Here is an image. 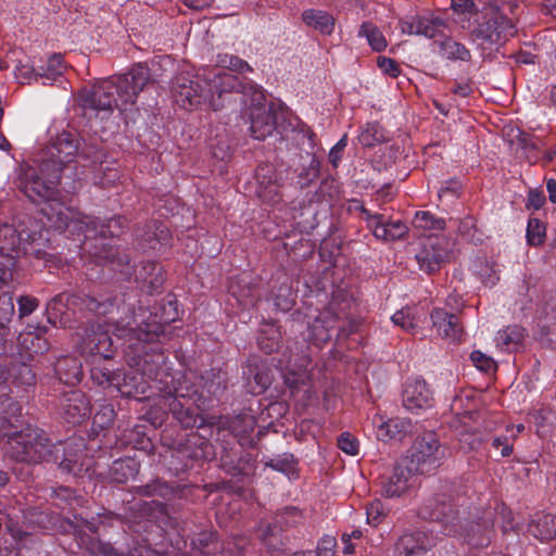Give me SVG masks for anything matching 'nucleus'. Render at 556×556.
Masks as SVG:
<instances>
[{
	"mask_svg": "<svg viewBox=\"0 0 556 556\" xmlns=\"http://www.w3.org/2000/svg\"><path fill=\"white\" fill-rule=\"evenodd\" d=\"M37 233L26 229H16L9 224H0V254L8 258L5 267L13 266L15 260L21 255L40 254V249L36 247Z\"/></svg>",
	"mask_w": 556,
	"mask_h": 556,
	"instance_id": "11",
	"label": "nucleus"
},
{
	"mask_svg": "<svg viewBox=\"0 0 556 556\" xmlns=\"http://www.w3.org/2000/svg\"><path fill=\"white\" fill-rule=\"evenodd\" d=\"M202 388L207 395L219 399L226 390V375L216 369H210L201 375Z\"/></svg>",
	"mask_w": 556,
	"mask_h": 556,
	"instance_id": "36",
	"label": "nucleus"
},
{
	"mask_svg": "<svg viewBox=\"0 0 556 556\" xmlns=\"http://www.w3.org/2000/svg\"><path fill=\"white\" fill-rule=\"evenodd\" d=\"M61 445L52 443L47 433L37 427L27 426L8 435L5 456L26 465H37L43 462L58 463Z\"/></svg>",
	"mask_w": 556,
	"mask_h": 556,
	"instance_id": "5",
	"label": "nucleus"
},
{
	"mask_svg": "<svg viewBox=\"0 0 556 556\" xmlns=\"http://www.w3.org/2000/svg\"><path fill=\"white\" fill-rule=\"evenodd\" d=\"M435 545L432 530L410 531L403 533L395 543L396 556H420Z\"/></svg>",
	"mask_w": 556,
	"mask_h": 556,
	"instance_id": "20",
	"label": "nucleus"
},
{
	"mask_svg": "<svg viewBox=\"0 0 556 556\" xmlns=\"http://www.w3.org/2000/svg\"><path fill=\"white\" fill-rule=\"evenodd\" d=\"M418 515L424 519L441 523L445 535H453L458 531V510L452 497L451 486L447 484L442 486L440 493L424 502Z\"/></svg>",
	"mask_w": 556,
	"mask_h": 556,
	"instance_id": "9",
	"label": "nucleus"
},
{
	"mask_svg": "<svg viewBox=\"0 0 556 556\" xmlns=\"http://www.w3.org/2000/svg\"><path fill=\"white\" fill-rule=\"evenodd\" d=\"M295 465L296 460L291 453L277 455L266 463V466L282 473L292 472L295 469Z\"/></svg>",
	"mask_w": 556,
	"mask_h": 556,
	"instance_id": "54",
	"label": "nucleus"
},
{
	"mask_svg": "<svg viewBox=\"0 0 556 556\" xmlns=\"http://www.w3.org/2000/svg\"><path fill=\"white\" fill-rule=\"evenodd\" d=\"M56 445H61L59 468L63 473L76 478H91L97 472L94 462L83 451L85 446L83 439L58 442Z\"/></svg>",
	"mask_w": 556,
	"mask_h": 556,
	"instance_id": "15",
	"label": "nucleus"
},
{
	"mask_svg": "<svg viewBox=\"0 0 556 556\" xmlns=\"http://www.w3.org/2000/svg\"><path fill=\"white\" fill-rule=\"evenodd\" d=\"M471 271L486 287H493L500 277L494 264L483 256H478L472 261Z\"/></svg>",
	"mask_w": 556,
	"mask_h": 556,
	"instance_id": "38",
	"label": "nucleus"
},
{
	"mask_svg": "<svg viewBox=\"0 0 556 556\" xmlns=\"http://www.w3.org/2000/svg\"><path fill=\"white\" fill-rule=\"evenodd\" d=\"M256 179L258 187L256 193L258 198L268 204H276L281 200L279 186L271 167H261L257 169Z\"/></svg>",
	"mask_w": 556,
	"mask_h": 556,
	"instance_id": "26",
	"label": "nucleus"
},
{
	"mask_svg": "<svg viewBox=\"0 0 556 556\" xmlns=\"http://www.w3.org/2000/svg\"><path fill=\"white\" fill-rule=\"evenodd\" d=\"M294 300L292 291L289 287L285 286L279 289V294L275 296V305L282 312H288L292 308Z\"/></svg>",
	"mask_w": 556,
	"mask_h": 556,
	"instance_id": "63",
	"label": "nucleus"
},
{
	"mask_svg": "<svg viewBox=\"0 0 556 556\" xmlns=\"http://www.w3.org/2000/svg\"><path fill=\"white\" fill-rule=\"evenodd\" d=\"M391 320L395 326L401 327L403 330L407 332H413L417 324L415 321L414 316L409 313V311L400 309L396 311L392 316Z\"/></svg>",
	"mask_w": 556,
	"mask_h": 556,
	"instance_id": "58",
	"label": "nucleus"
},
{
	"mask_svg": "<svg viewBox=\"0 0 556 556\" xmlns=\"http://www.w3.org/2000/svg\"><path fill=\"white\" fill-rule=\"evenodd\" d=\"M115 417V412L111 406H103L100 410H98L92 419V430L100 431L109 428Z\"/></svg>",
	"mask_w": 556,
	"mask_h": 556,
	"instance_id": "55",
	"label": "nucleus"
},
{
	"mask_svg": "<svg viewBox=\"0 0 556 556\" xmlns=\"http://www.w3.org/2000/svg\"><path fill=\"white\" fill-rule=\"evenodd\" d=\"M137 240L143 249L160 250L170 241L168 227L157 220L147 224L136 232Z\"/></svg>",
	"mask_w": 556,
	"mask_h": 556,
	"instance_id": "24",
	"label": "nucleus"
},
{
	"mask_svg": "<svg viewBox=\"0 0 556 556\" xmlns=\"http://www.w3.org/2000/svg\"><path fill=\"white\" fill-rule=\"evenodd\" d=\"M357 36L359 38H365L368 46L376 52L383 51L388 46V41L380 28L369 21L361 24L357 30Z\"/></svg>",
	"mask_w": 556,
	"mask_h": 556,
	"instance_id": "37",
	"label": "nucleus"
},
{
	"mask_svg": "<svg viewBox=\"0 0 556 556\" xmlns=\"http://www.w3.org/2000/svg\"><path fill=\"white\" fill-rule=\"evenodd\" d=\"M17 305L18 316L20 318H24L26 316H29L38 308L39 301L30 295H22L17 299Z\"/></svg>",
	"mask_w": 556,
	"mask_h": 556,
	"instance_id": "62",
	"label": "nucleus"
},
{
	"mask_svg": "<svg viewBox=\"0 0 556 556\" xmlns=\"http://www.w3.org/2000/svg\"><path fill=\"white\" fill-rule=\"evenodd\" d=\"M118 178L117 169L104 166L101 163L94 177V181L105 188L113 185Z\"/></svg>",
	"mask_w": 556,
	"mask_h": 556,
	"instance_id": "59",
	"label": "nucleus"
},
{
	"mask_svg": "<svg viewBox=\"0 0 556 556\" xmlns=\"http://www.w3.org/2000/svg\"><path fill=\"white\" fill-rule=\"evenodd\" d=\"M358 324L348 319L337 303H330L320 312L312 323H308V339L320 348L331 340L332 332L337 331V339H345L357 330Z\"/></svg>",
	"mask_w": 556,
	"mask_h": 556,
	"instance_id": "8",
	"label": "nucleus"
},
{
	"mask_svg": "<svg viewBox=\"0 0 556 556\" xmlns=\"http://www.w3.org/2000/svg\"><path fill=\"white\" fill-rule=\"evenodd\" d=\"M254 418L251 415L222 416L216 421L218 430H228L233 437L243 438L254 430Z\"/></svg>",
	"mask_w": 556,
	"mask_h": 556,
	"instance_id": "28",
	"label": "nucleus"
},
{
	"mask_svg": "<svg viewBox=\"0 0 556 556\" xmlns=\"http://www.w3.org/2000/svg\"><path fill=\"white\" fill-rule=\"evenodd\" d=\"M169 408L175 418L185 428L200 427L203 424V419L197 410L192 407H186L180 401L172 400Z\"/></svg>",
	"mask_w": 556,
	"mask_h": 556,
	"instance_id": "39",
	"label": "nucleus"
},
{
	"mask_svg": "<svg viewBox=\"0 0 556 556\" xmlns=\"http://www.w3.org/2000/svg\"><path fill=\"white\" fill-rule=\"evenodd\" d=\"M47 312L63 313L62 308L76 312H89L97 316L112 314L118 307L115 306V299L112 296H90L84 293L67 294L60 293L47 303Z\"/></svg>",
	"mask_w": 556,
	"mask_h": 556,
	"instance_id": "10",
	"label": "nucleus"
},
{
	"mask_svg": "<svg viewBox=\"0 0 556 556\" xmlns=\"http://www.w3.org/2000/svg\"><path fill=\"white\" fill-rule=\"evenodd\" d=\"M167 394L173 397V400L179 401V399H185L191 401L198 407L201 403H203V393H199L197 389L188 381L184 380L179 382L177 387H174L173 390L168 389Z\"/></svg>",
	"mask_w": 556,
	"mask_h": 556,
	"instance_id": "45",
	"label": "nucleus"
},
{
	"mask_svg": "<svg viewBox=\"0 0 556 556\" xmlns=\"http://www.w3.org/2000/svg\"><path fill=\"white\" fill-rule=\"evenodd\" d=\"M78 152V140L75 135L63 131L56 136L47 148L42 161H49L50 166L61 167V173L68 168Z\"/></svg>",
	"mask_w": 556,
	"mask_h": 556,
	"instance_id": "17",
	"label": "nucleus"
},
{
	"mask_svg": "<svg viewBox=\"0 0 556 556\" xmlns=\"http://www.w3.org/2000/svg\"><path fill=\"white\" fill-rule=\"evenodd\" d=\"M8 376L20 386L35 384L36 375L34 374L30 365L24 362H13L8 369Z\"/></svg>",
	"mask_w": 556,
	"mask_h": 556,
	"instance_id": "44",
	"label": "nucleus"
},
{
	"mask_svg": "<svg viewBox=\"0 0 556 556\" xmlns=\"http://www.w3.org/2000/svg\"><path fill=\"white\" fill-rule=\"evenodd\" d=\"M409 468L425 475L440 467L445 454L435 433L418 437L408 452Z\"/></svg>",
	"mask_w": 556,
	"mask_h": 556,
	"instance_id": "12",
	"label": "nucleus"
},
{
	"mask_svg": "<svg viewBox=\"0 0 556 556\" xmlns=\"http://www.w3.org/2000/svg\"><path fill=\"white\" fill-rule=\"evenodd\" d=\"M215 539L213 532L202 531L191 540L192 548L202 554H210L212 552L211 545L216 544Z\"/></svg>",
	"mask_w": 556,
	"mask_h": 556,
	"instance_id": "57",
	"label": "nucleus"
},
{
	"mask_svg": "<svg viewBox=\"0 0 556 556\" xmlns=\"http://www.w3.org/2000/svg\"><path fill=\"white\" fill-rule=\"evenodd\" d=\"M445 26V22L433 14L410 15L400 22L404 34L433 38L434 49L441 56L453 61H469V50L463 43L446 37L443 34Z\"/></svg>",
	"mask_w": 556,
	"mask_h": 556,
	"instance_id": "7",
	"label": "nucleus"
},
{
	"mask_svg": "<svg viewBox=\"0 0 556 556\" xmlns=\"http://www.w3.org/2000/svg\"><path fill=\"white\" fill-rule=\"evenodd\" d=\"M52 215L49 219L59 230L70 229L90 232V225L94 222L89 216L80 217V214L74 210L58 204V208L52 207ZM125 218L116 216L102 225L98 236L91 238L86 233L83 250L89 253V258L97 265L109 266L112 270L118 273L123 279L135 278V281L148 293L157 291L163 282L164 276L162 267L154 262L142 263L136 267L131 263L130 255L126 250H122L113 237L118 236V230L124 227Z\"/></svg>",
	"mask_w": 556,
	"mask_h": 556,
	"instance_id": "2",
	"label": "nucleus"
},
{
	"mask_svg": "<svg viewBox=\"0 0 556 556\" xmlns=\"http://www.w3.org/2000/svg\"><path fill=\"white\" fill-rule=\"evenodd\" d=\"M15 174L14 186L33 203L58 200L61 167L52 168L49 161L41 160L37 167L28 164L18 165Z\"/></svg>",
	"mask_w": 556,
	"mask_h": 556,
	"instance_id": "6",
	"label": "nucleus"
},
{
	"mask_svg": "<svg viewBox=\"0 0 556 556\" xmlns=\"http://www.w3.org/2000/svg\"><path fill=\"white\" fill-rule=\"evenodd\" d=\"M528 531L541 541H549L556 536V517L552 514L538 513L529 522Z\"/></svg>",
	"mask_w": 556,
	"mask_h": 556,
	"instance_id": "30",
	"label": "nucleus"
},
{
	"mask_svg": "<svg viewBox=\"0 0 556 556\" xmlns=\"http://www.w3.org/2000/svg\"><path fill=\"white\" fill-rule=\"evenodd\" d=\"M412 431V424L406 418H391L380 420L377 429V438L380 440L397 439L401 440L406 433Z\"/></svg>",
	"mask_w": 556,
	"mask_h": 556,
	"instance_id": "31",
	"label": "nucleus"
},
{
	"mask_svg": "<svg viewBox=\"0 0 556 556\" xmlns=\"http://www.w3.org/2000/svg\"><path fill=\"white\" fill-rule=\"evenodd\" d=\"M250 374L254 376L255 386L252 387L251 391L255 394L263 393L270 386L274 378L271 371L264 364L257 365L255 371L250 369Z\"/></svg>",
	"mask_w": 556,
	"mask_h": 556,
	"instance_id": "51",
	"label": "nucleus"
},
{
	"mask_svg": "<svg viewBox=\"0 0 556 556\" xmlns=\"http://www.w3.org/2000/svg\"><path fill=\"white\" fill-rule=\"evenodd\" d=\"M515 33L513 22L503 14L491 13L482 15L472 29V40L479 46H500Z\"/></svg>",
	"mask_w": 556,
	"mask_h": 556,
	"instance_id": "14",
	"label": "nucleus"
},
{
	"mask_svg": "<svg viewBox=\"0 0 556 556\" xmlns=\"http://www.w3.org/2000/svg\"><path fill=\"white\" fill-rule=\"evenodd\" d=\"M205 81L210 93V106L214 111L223 108L222 98L225 93L240 92L241 101L248 106L251 136L256 140H265L274 134L278 113L283 109L282 103L267 101L264 90L245 78L242 72H208Z\"/></svg>",
	"mask_w": 556,
	"mask_h": 556,
	"instance_id": "3",
	"label": "nucleus"
},
{
	"mask_svg": "<svg viewBox=\"0 0 556 556\" xmlns=\"http://www.w3.org/2000/svg\"><path fill=\"white\" fill-rule=\"evenodd\" d=\"M54 371L61 382L75 386L83 377L81 362L75 356L61 357L54 365Z\"/></svg>",
	"mask_w": 556,
	"mask_h": 556,
	"instance_id": "27",
	"label": "nucleus"
},
{
	"mask_svg": "<svg viewBox=\"0 0 556 556\" xmlns=\"http://www.w3.org/2000/svg\"><path fill=\"white\" fill-rule=\"evenodd\" d=\"M115 309L112 314L106 315L108 319L104 324L99 321L90 323L86 328L80 342L81 353L88 356L100 357L102 359H111L115 353V345L109 332L108 326L114 327V333L118 338H126L129 342L128 348L134 350L136 355L132 362L139 367L143 376L149 379L160 382L163 381V376L167 375V357L162 351L157 342L165 338L164 326L175 318H167L163 321L159 320L156 315L149 316L144 323L131 327L130 319L124 323V319H115L112 315L119 313ZM123 313H130L129 306L122 307Z\"/></svg>",
	"mask_w": 556,
	"mask_h": 556,
	"instance_id": "1",
	"label": "nucleus"
},
{
	"mask_svg": "<svg viewBox=\"0 0 556 556\" xmlns=\"http://www.w3.org/2000/svg\"><path fill=\"white\" fill-rule=\"evenodd\" d=\"M545 237V228L539 219H529L527 226V241L530 245H540Z\"/></svg>",
	"mask_w": 556,
	"mask_h": 556,
	"instance_id": "56",
	"label": "nucleus"
},
{
	"mask_svg": "<svg viewBox=\"0 0 556 556\" xmlns=\"http://www.w3.org/2000/svg\"><path fill=\"white\" fill-rule=\"evenodd\" d=\"M148 72L116 73L106 79L99 80L89 90L80 94V104L86 112L109 117L115 108L132 103L148 81Z\"/></svg>",
	"mask_w": 556,
	"mask_h": 556,
	"instance_id": "4",
	"label": "nucleus"
},
{
	"mask_svg": "<svg viewBox=\"0 0 556 556\" xmlns=\"http://www.w3.org/2000/svg\"><path fill=\"white\" fill-rule=\"evenodd\" d=\"M432 327L441 338L456 341L460 338L462 327L456 314L450 313L443 308H434L431 312Z\"/></svg>",
	"mask_w": 556,
	"mask_h": 556,
	"instance_id": "25",
	"label": "nucleus"
},
{
	"mask_svg": "<svg viewBox=\"0 0 556 556\" xmlns=\"http://www.w3.org/2000/svg\"><path fill=\"white\" fill-rule=\"evenodd\" d=\"M384 140L383 129L378 123L366 124L358 135V141L363 147H374Z\"/></svg>",
	"mask_w": 556,
	"mask_h": 556,
	"instance_id": "46",
	"label": "nucleus"
},
{
	"mask_svg": "<svg viewBox=\"0 0 556 556\" xmlns=\"http://www.w3.org/2000/svg\"><path fill=\"white\" fill-rule=\"evenodd\" d=\"M60 414L68 424H79L90 414L89 402L79 390H71L60 400Z\"/></svg>",
	"mask_w": 556,
	"mask_h": 556,
	"instance_id": "21",
	"label": "nucleus"
},
{
	"mask_svg": "<svg viewBox=\"0 0 556 556\" xmlns=\"http://www.w3.org/2000/svg\"><path fill=\"white\" fill-rule=\"evenodd\" d=\"M90 377L94 383L102 388L119 386V375L108 368L92 367Z\"/></svg>",
	"mask_w": 556,
	"mask_h": 556,
	"instance_id": "50",
	"label": "nucleus"
},
{
	"mask_svg": "<svg viewBox=\"0 0 556 556\" xmlns=\"http://www.w3.org/2000/svg\"><path fill=\"white\" fill-rule=\"evenodd\" d=\"M320 174V163L318 159L306 152L301 155V167L299 170V178L302 186H308L315 181Z\"/></svg>",
	"mask_w": 556,
	"mask_h": 556,
	"instance_id": "40",
	"label": "nucleus"
},
{
	"mask_svg": "<svg viewBox=\"0 0 556 556\" xmlns=\"http://www.w3.org/2000/svg\"><path fill=\"white\" fill-rule=\"evenodd\" d=\"M229 292L242 307L253 306L256 302V290L250 285L245 276L231 281Z\"/></svg>",
	"mask_w": 556,
	"mask_h": 556,
	"instance_id": "34",
	"label": "nucleus"
},
{
	"mask_svg": "<svg viewBox=\"0 0 556 556\" xmlns=\"http://www.w3.org/2000/svg\"><path fill=\"white\" fill-rule=\"evenodd\" d=\"M413 483L414 476L409 466L397 465L392 473L382 480L381 494L388 498L400 497Z\"/></svg>",
	"mask_w": 556,
	"mask_h": 556,
	"instance_id": "22",
	"label": "nucleus"
},
{
	"mask_svg": "<svg viewBox=\"0 0 556 556\" xmlns=\"http://www.w3.org/2000/svg\"><path fill=\"white\" fill-rule=\"evenodd\" d=\"M308 345L302 343L301 346L296 348L293 352L291 348H288L289 355L283 354V359L278 361V367L281 374L289 371L292 374V378L286 377V383L290 388H296L300 382L303 381L304 370L309 364Z\"/></svg>",
	"mask_w": 556,
	"mask_h": 556,
	"instance_id": "18",
	"label": "nucleus"
},
{
	"mask_svg": "<svg viewBox=\"0 0 556 556\" xmlns=\"http://www.w3.org/2000/svg\"><path fill=\"white\" fill-rule=\"evenodd\" d=\"M63 72H13L14 79L20 85H29L42 80L43 85L58 81Z\"/></svg>",
	"mask_w": 556,
	"mask_h": 556,
	"instance_id": "43",
	"label": "nucleus"
},
{
	"mask_svg": "<svg viewBox=\"0 0 556 556\" xmlns=\"http://www.w3.org/2000/svg\"><path fill=\"white\" fill-rule=\"evenodd\" d=\"M414 224L418 228L429 229V230H441L445 228V220L443 218H438L430 212H416L414 217Z\"/></svg>",
	"mask_w": 556,
	"mask_h": 556,
	"instance_id": "52",
	"label": "nucleus"
},
{
	"mask_svg": "<svg viewBox=\"0 0 556 556\" xmlns=\"http://www.w3.org/2000/svg\"><path fill=\"white\" fill-rule=\"evenodd\" d=\"M470 359L473 365L481 371L489 372L495 368L494 361L480 351L471 352Z\"/></svg>",
	"mask_w": 556,
	"mask_h": 556,
	"instance_id": "64",
	"label": "nucleus"
},
{
	"mask_svg": "<svg viewBox=\"0 0 556 556\" xmlns=\"http://www.w3.org/2000/svg\"><path fill=\"white\" fill-rule=\"evenodd\" d=\"M453 249L454 242L444 236L428 237L415 254L419 269L429 275L438 271L450 262Z\"/></svg>",
	"mask_w": 556,
	"mask_h": 556,
	"instance_id": "13",
	"label": "nucleus"
},
{
	"mask_svg": "<svg viewBox=\"0 0 556 556\" xmlns=\"http://www.w3.org/2000/svg\"><path fill=\"white\" fill-rule=\"evenodd\" d=\"M494 510L488 509L483 517L472 522L467 530L466 541L475 548L485 547L491 543L494 526Z\"/></svg>",
	"mask_w": 556,
	"mask_h": 556,
	"instance_id": "23",
	"label": "nucleus"
},
{
	"mask_svg": "<svg viewBox=\"0 0 556 556\" xmlns=\"http://www.w3.org/2000/svg\"><path fill=\"white\" fill-rule=\"evenodd\" d=\"M386 516V509L380 500L372 501L366 507L367 523L376 527L380 523L382 517Z\"/></svg>",
	"mask_w": 556,
	"mask_h": 556,
	"instance_id": "60",
	"label": "nucleus"
},
{
	"mask_svg": "<svg viewBox=\"0 0 556 556\" xmlns=\"http://www.w3.org/2000/svg\"><path fill=\"white\" fill-rule=\"evenodd\" d=\"M15 313L13 296L10 292L0 294V336H4L5 329Z\"/></svg>",
	"mask_w": 556,
	"mask_h": 556,
	"instance_id": "49",
	"label": "nucleus"
},
{
	"mask_svg": "<svg viewBox=\"0 0 556 556\" xmlns=\"http://www.w3.org/2000/svg\"><path fill=\"white\" fill-rule=\"evenodd\" d=\"M20 407L9 396H0V438L10 433L5 432L8 427L13 426V419L17 417Z\"/></svg>",
	"mask_w": 556,
	"mask_h": 556,
	"instance_id": "42",
	"label": "nucleus"
},
{
	"mask_svg": "<svg viewBox=\"0 0 556 556\" xmlns=\"http://www.w3.org/2000/svg\"><path fill=\"white\" fill-rule=\"evenodd\" d=\"M83 544L86 546V549L93 556H135L134 554H125L123 552H118L110 543L97 539H83Z\"/></svg>",
	"mask_w": 556,
	"mask_h": 556,
	"instance_id": "47",
	"label": "nucleus"
},
{
	"mask_svg": "<svg viewBox=\"0 0 556 556\" xmlns=\"http://www.w3.org/2000/svg\"><path fill=\"white\" fill-rule=\"evenodd\" d=\"M408 231L407 226L401 220H387L383 219L380 224L375 226V238L382 241H395L402 239Z\"/></svg>",
	"mask_w": 556,
	"mask_h": 556,
	"instance_id": "35",
	"label": "nucleus"
},
{
	"mask_svg": "<svg viewBox=\"0 0 556 556\" xmlns=\"http://www.w3.org/2000/svg\"><path fill=\"white\" fill-rule=\"evenodd\" d=\"M139 472V464L132 458L116 459L109 468V479L116 483H126Z\"/></svg>",
	"mask_w": 556,
	"mask_h": 556,
	"instance_id": "33",
	"label": "nucleus"
},
{
	"mask_svg": "<svg viewBox=\"0 0 556 556\" xmlns=\"http://www.w3.org/2000/svg\"><path fill=\"white\" fill-rule=\"evenodd\" d=\"M83 544L86 546V549L93 556H135L134 554H125L123 552H118L110 543L97 539H83Z\"/></svg>",
	"mask_w": 556,
	"mask_h": 556,
	"instance_id": "48",
	"label": "nucleus"
},
{
	"mask_svg": "<svg viewBox=\"0 0 556 556\" xmlns=\"http://www.w3.org/2000/svg\"><path fill=\"white\" fill-rule=\"evenodd\" d=\"M525 338V328L515 325L500 330L494 338V342L502 352H516L522 346Z\"/></svg>",
	"mask_w": 556,
	"mask_h": 556,
	"instance_id": "29",
	"label": "nucleus"
},
{
	"mask_svg": "<svg viewBox=\"0 0 556 556\" xmlns=\"http://www.w3.org/2000/svg\"><path fill=\"white\" fill-rule=\"evenodd\" d=\"M403 406L410 412H418L432 406V391L421 378L408 379L402 392Z\"/></svg>",
	"mask_w": 556,
	"mask_h": 556,
	"instance_id": "19",
	"label": "nucleus"
},
{
	"mask_svg": "<svg viewBox=\"0 0 556 556\" xmlns=\"http://www.w3.org/2000/svg\"><path fill=\"white\" fill-rule=\"evenodd\" d=\"M358 441L349 432H343L338 438L339 448L348 455L355 456L358 454Z\"/></svg>",
	"mask_w": 556,
	"mask_h": 556,
	"instance_id": "61",
	"label": "nucleus"
},
{
	"mask_svg": "<svg viewBox=\"0 0 556 556\" xmlns=\"http://www.w3.org/2000/svg\"><path fill=\"white\" fill-rule=\"evenodd\" d=\"M304 520L302 511L294 506H287L275 515L273 523L260 528V538L269 553L280 549L281 531L301 525Z\"/></svg>",
	"mask_w": 556,
	"mask_h": 556,
	"instance_id": "16",
	"label": "nucleus"
},
{
	"mask_svg": "<svg viewBox=\"0 0 556 556\" xmlns=\"http://www.w3.org/2000/svg\"><path fill=\"white\" fill-rule=\"evenodd\" d=\"M216 70H253L247 62L233 54L218 53L215 60Z\"/></svg>",
	"mask_w": 556,
	"mask_h": 556,
	"instance_id": "53",
	"label": "nucleus"
},
{
	"mask_svg": "<svg viewBox=\"0 0 556 556\" xmlns=\"http://www.w3.org/2000/svg\"><path fill=\"white\" fill-rule=\"evenodd\" d=\"M136 493L140 496H157L163 500H172L177 493V490L168 485L165 481L156 479L144 485L136 486Z\"/></svg>",
	"mask_w": 556,
	"mask_h": 556,
	"instance_id": "41",
	"label": "nucleus"
},
{
	"mask_svg": "<svg viewBox=\"0 0 556 556\" xmlns=\"http://www.w3.org/2000/svg\"><path fill=\"white\" fill-rule=\"evenodd\" d=\"M304 23L323 35H330L334 28V18L326 11L309 9L302 14Z\"/></svg>",
	"mask_w": 556,
	"mask_h": 556,
	"instance_id": "32",
	"label": "nucleus"
}]
</instances>
